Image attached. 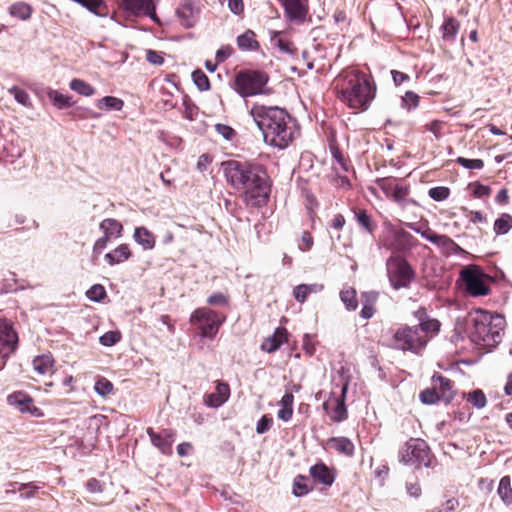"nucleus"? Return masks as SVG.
I'll use <instances>...</instances> for the list:
<instances>
[{
  "instance_id": "1",
  "label": "nucleus",
  "mask_w": 512,
  "mask_h": 512,
  "mask_svg": "<svg viewBox=\"0 0 512 512\" xmlns=\"http://www.w3.org/2000/svg\"><path fill=\"white\" fill-rule=\"evenodd\" d=\"M227 182L237 190H243L245 201L253 207H260L269 199L270 186L266 169L258 164L228 160L222 163Z\"/></svg>"
},
{
  "instance_id": "2",
  "label": "nucleus",
  "mask_w": 512,
  "mask_h": 512,
  "mask_svg": "<svg viewBox=\"0 0 512 512\" xmlns=\"http://www.w3.org/2000/svg\"><path fill=\"white\" fill-rule=\"evenodd\" d=\"M266 144L285 149L294 139L295 124L290 114L278 106L253 105L250 110Z\"/></svg>"
},
{
  "instance_id": "3",
  "label": "nucleus",
  "mask_w": 512,
  "mask_h": 512,
  "mask_svg": "<svg viewBox=\"0 0 512 512\" xmlns=\"http://www.w3.org/2000/svg\"><path fill=\"white\" fill-rule=\"evenodd\" d=\"M376 95V85L371 75L358 70L346 74V86L342 88L338 97L349 108L365 111Z\"/></svg>"
},
{
  "instance_id": "4",
  "label": "nucleus",
  "mask_w": 512,
  "mask_h": 512,
  "mask_svg": "<svg viewBox=\"0 0 512 512\" xmlns=\"http://www.w3.org/2000/svg\"><path fill=\"white\" fill-rule=\"evenodd\" d=\"M471 323L470 338L477 345L493 348L501 342L506 324L502 315L477 310L471 316Z\"/></svg>"
},
{
  "instance_id": "5",
  "label": "nucleus",
  "mask_w": 512,
  "mask_h": 512,
  "mask_svg": "<svg viewBox=\"0 0 512 512\" xmlns=\"http://www.w3.org/2000/svg\"><path fill=\"white\" fill-rule=\"evenodd\" d=\"M387 276L393 289H407L416 278L411 264L401 256H390L386 261Z\"/></svg>"
},
{
  "instance_id": "6",
  "label": "nucleus",
  "mask_w": 512,
  "mask_h": 512,
  "mask_svg": "<svg viewBox=\"0 0 512 512\" xmlns=\"http://www.w3.org/2000/svg\"><path fill=\"white\" fill-rule=\"evenodd\" d=\"M432 459L431 450L428 444L418 438L408 440L399 451V460L407 466L420 468L429 467Z\"/></svg>"
},
{
  "instance_id": "7",
  "label": "nucleus",
  "mask_w": 512,
  "mask_h": 512,
  "mask_svg": "<svg viewBox=\"0 0 512 512\" xmlns=\"http://www.w3.org/2000/svg\"><path fill=\"white\" fill-rule=\"evenodd\" d=\"M268 80L267 74L262 71H241L235 77L236 91L242 97L261 94Z\"/></svg>"
},
{
  "instance_id": "8",
  "label": "nucleus",
  "mask_w": 512,
  "mask_h": 512,
  "mask_svg": "<svg viewBox=\"0 0 512 512\" xmlns=\"http://www.w3.org/2000/svg\"><path fill=\"white\" fill-rule=\"evenodd\" d=\"M224 321L225 316H220L216 311L205 307L196 309L190 317L191 324L200 330V336L203 338H213Z\"/></svg>"
},
{
  "instance_id": "9",
  "label": "nucleus",
  "mask_w": 512,
  "mask_h": 512,
  "mask_svg": "<svg viewBox=\"0 0 512 512\" xmlns=\"http://www.w3.org/2000/svg\"><path fill=\"white\" fill-rule=\"evenodd\" d=\"M418 330L415 325L399 327L393 334L392 346L403 351L419 352L427 344L428 338Z\"/></svg>"
},
{
  "instance_id": "10",
  "label": "nucleus",
  "mask_w": 512,
  "mask_h": 512,
  "mask_svg": "<svg viewBox=\"0 0 512 512\" xmlns=\"http://www.w3.org/2000/svg\"><path fill=\"white\" fill-rule=\"evenodd\" d=\"M461 278L465 283L466 291L474 297L487 295L490 291L484 272L475 265H470L462 269Z\"/></svg>"
},
{
  "instance_id": "11",
  "label": "nucleus",
  "mask_w": 512,
  "mask_h": 512,
  "mask_svg": "<svg viewBox=\"0 0 512 512\" xmlns=\"http://www.w3.org/2000/svg\"><path fill=\"white\" fill-rule=\"evenodd\" d=\"M18 336L12 323L0 319V369L5 365L6 359L16 350Z\"/></svg>"
},
{
  "instance_id": "12",
  "label": "nucleus",
  "mask_w": 512,
  "mask_h": 512,
  "mask_svg": "<svg viewBox=\"0 0 512 512\" xmlns=\"http://www.w3.org/2000/svg\"><path fill=\"white\" fill-rule=\"evenodd\" d=\"M33 399L23 391H16L7 396V403L21 413H28L35 417L42 416L41 410L33 404Z\"/></svg>"
},
{
  "instance_id": "13",
  "label": "nucleus",
  "mask_w": 512,
  "mask_h": 512,
  "mask_svg": "<svg viewBox=\"0 0 512 512\" xmlns=\"http://www.w3.org/2000/svg\"><path fill=\"white\" fill-rule=\"evenodd\" d=\"M285 17L296 24L305 22L308 15V0H281Z\"/></svg>"
},
{
  "instance_id": "14",
  "label": "nucleus",
  "mask_w": 512,
  "mask_h": 512,
  "mask_svg": "<svg viewBox=\"0 0 512 512\" xmlns=\"http://www.w3.org/2000/svg\"><path fill=\"white\" fill-rule=\"evenodd\" d=\"M348 390V382L344 383L341 389L340 397L335 398L332 402L334 407L330 411L331 401L323 403V409L328 413L330 419L334 422H342L347 419L348 413L345 405V397Z\"/></svg>"
},
{
  "instance_id": "15",
  "label": "nucleus",
  "mask_w": 512,
  "mask_h": 512,
  "mask_svg": "<svg viewBox=\"0 0 512 512\" xmlns=\"http://www.w3.org/2000/svg\"><path fill=\"white\" fill-rule=\"evenodd\" d=\"M151 443L163 454H170L175 440V432L171 429H162L155 432L152 428L147 429Z\"/></svg>"
},
{
  "instance_id": "16",
  "label": "nucleus",
  "mask_w": 512,
  "mask_h": 512,
  "mask_svg": "<svg viewBox=\"0 0 512 512\" xmlns=\"http://www.w3.org/2000/svg\"><path fill=\"white\" fill-rule=\"evenodd\" d=\"M230 397V387L228 383L216 381V391L204 395V403L208 407L218 408L228 401Z\"/></svg>"
},
{
  "instance_id": "17",
  "label": "nucleus",
  "mask_w": 512,
  "mask_h": 512,
  "mask_svg": "<svg viewBox=\"0 0 512 512\" xmlns=\"http://www.w3.org/2000/svg\"><path fill=\"white\" fill-rule=\"evenodd\" d=\"M181 24L186 28H191L195 25L199 9L191 0L184 1L176 11Z\"/></svg>"
},
{
  "instance_id": "18",
  "label": "nucleus",
  "mask_w": 512,
  "mask_h": 512,
  "mask_svg": "<svg viewBox=\"0 0 512 512\" xmlns=\"http://www.w3.org/2000/svg\"><path fill=\"white\" fill-rule=\"evenodd\" d=\"M427 241L445 249L446 251H454L460 249V247L447 235L437 234L430 228L422 230L420 234Z\"/></svg>"
},
{
  "instance_id": "19",
  "label": "nucleus",
  "mask_w": 512,
  "mask_h": 512,
  "mask_svg": "<svg viewBox=\"0 0 512 512\" xmlns=\"http://www.w3.org/2000/svg\"><path fill=\"white\" fill-rule=\"evenodd\" d=\"M310 476L317 482L331 486L335 480V475L324 463H317L310 467Z\"/></svg>"
},
{
  "instance_id": "20",
  "label": "nucleus",
  "mask_w": 512,
  "mask_h": 512,
  "mask_svg": "<svg viewBox=\"0 0 512 512\" xmlns=\"http://www.w3.org/2000/svg\"><path fill=\"white\" fill-rule=\"evenodd\" d=\"M432 382L435 387V389H439L440 397H442V401H444L446 404L450 403L454 398V391L452 390V382L440 375V374H434L432 377Z\"/></svg>"
},
{
  "instance_id": "21",
  "label": "nucleus",
  "mask_w": 512,
  "mask_h": 512,
  "mask_svg": "<svg viewBox=\"0 0 512 512\" xmlns=\"http://www.w3.org/2000/svg\"><path fill=\"white\" fill-rule=\"evenodd\" d=\"M287 332L284 328H277L272 336L267 337L262 345L261 349L268 353H273L280 348L282 343L286 340Z\"/></svg>"
},
{
  "instance_id": "22",
  "label": "nucleus",
  "mask_w": 512,
  "mask_h": 512,
  "mask_svg": "<svg viewBox=\"0 0 512 512\" xmlns=\"http://www.w3.org/2000/svg\"><path fill=\"white\" fill-rule=\"evenodd\" d=\"M133 238L144 250H151L155 247V236L146 227L135 228Z\"/></svg>"
},
{
  "instance_id": "23",
  "label": "nucleus",
  "mask_w": 512,
  "mask_h": 512,
  "mask_svg": "<svg viewBox=\"0 0 512 512\" xmlns=\"http://www.w3.org/2000/svg\"><path fill=\"white\" fill-rule=\"evenodd\" d=\"M131 257V251L127 244H121L113 251L105 254V260L111 266L123 263Z\"/></svg>"
},
{
  "instance_id": "24",
  "label": "nucleus",
  "mask_w": 512,
  "mask_h": 512,
  "mask_svg": "<svg viewBox=\"0 0 512 512\" xmlns=\"http://www.w3.org/2000/svg\"><path fill=\"white\" fill-rule=\"evenodd\" d=\"M460 29L459 21L454 17H448L441 25L442 39L446 42H454Z\"/></svg>"
},
{
  "instance_id": "25",
  "label": "nucleus",
  "mask_w": 512,
  "mask_h": 512,
  "mask_svg": "<svg viewBox=\"0 0 512 512\" xmlns=\"http://www.w3.org/2000/svg\"><path fill=\"white\" fill-rule=\"evenodd\" d=\"M293 402L294 396L290 392H286L279 401L280 409L277 412V417L285 422L291 420L293 415Z\"/></svg>"
},
{
  "instance_id": "26",
  "label": "nucleus",
  "mask_w": 512,
  "mask_h": 512,
  "mask_svg": "<svg viewBox=\"0 0 512 512\" xmlns=\"http://www.w3.org/2000/svg\"><path fill=\"white\" fill-rule=\"evenodd\" d=\"M324 289L323 284H300L295 287L293 295L299 303H304L309 294L319 293Z\"/></svg>"
},
{
  "instance_id": "27",
  "label": "nucleus",
  "mask_w": 512,
  "mask_h": 512,
  "mask_svg": "<svg viewBox=\"0 0 512 512\" xmlns=\"http://www.w3.org/2000/svg\"><path fill=\"white\" fill-rule=\"evenodd\" d=\"M100 230L104 235L110 238H119L122 235L123 226L122 224L113 218H106L101 221L99 225Z\"/></svg>"
},
{
  "instance_id": "28",
  "label": "nucleus",
  "mask_w": 512,
  "mask_h": 512,
  "mask_svg": "<svg viewBox=\"0 0 512 512\" xmlns=\"http://www.w3.org/2000/svg\"><path fill=\"white\" fill-rule=\"evenodd\" d=\"M54 359L51 354L36 356L33 360V368L40 375L52 373Z\"/></svg>"
},
{
  "instance_id": "29",
  "label": "nucleus",
  "mask_w": 512,
  "mask_h": 512,
  "mask_svg": "<svg viewBox=\"0 0 512 512\" xmlns=\"http://www.w3.org/2000/svg\"><path fill=\"white\" fill-rule=\"evenodd\" d=\"M238 48L242 51H254L259 48V43L255 39V33L247 30L237 37Z\"/></svg>"
},
{
  "instance_id": "30",
  "label": "nucleus",
  "mask_w": 512,
  "mask_h": 512,
  "mask_svg": "<svg viewBox=\"0 0 512 512\" xmlns=\"http://www.w3.org/2000/svg\"><path fill=\"white\" fill-rule=\"evenodd\" d=\"M328 443L336 451L346 456H352L354 453V444L346 437H333L329 439Z\"/></svg>"
},
{
  "instance_id": "31",
  "label": "nucleus",
  "mask_w": 512,
  "mask_h": 512,
  "mask_svg": "<svg viewBox=\"0 0 512 512\" xmlns=\"http://www.w3.org/2000/svg\"><path fill=\"white\" fill-rule=\"evenodd\" d=\"M153 0H121V7L134 16L141 15Z\"/></svg>"
},
{
  "instance_id": "32",
  "label": "nucleus",
  "mask_w": 512,
  "mask_h": 512,
  "mask_svg": "<svg viewBox=\"0 0 512 512\" xmlns=\"http://www.w3.org/2000/svg\"><path fill=\"white\" fill-rule=\"evenodd\" d=\"M123 105V100L114 96H105L96 102L97 108L105 111H120Z\"/></svg>"
},
{
  "instance_id": "33",
  "label": "nucleus",
  "mask_w": 512,
  "mask_h": 512,
  "mask_svg": "<svg viewBox=\"0 0 512 512\" xmlns=\"http://www.w3.org/2000/svg\"><path fill=\"white\" fill-rule=\"evenodd\" d=\"M395 243L398 250L405 251L414 244V237L404 229H398L394 232Z\"/></svg>"
},
{
  "instance_id": "34",
  "label": "nucleus",
  "mask_w": 512,
  "mask_h": 512,
  "mask_svg": "<svg viewBox=\"0 0 512 512\" xmlns=\"http://www.w3.org/2000/svg\"><path fill=\"white\" fill-rule=\"evenodd\" d=\"M497 493L501 500L506 504L510 505L512 503V487H511V479L509 476H504L500 479L498 484Z\"/></svg>"
},
{
  "instance_id": "35",
  "label": "nucleus",
  "mask_w": 512,
  "mask_h": 512,
  "mask_svg": "<svg viewBox=\"0 0 512 512\" xmlns=\"http://www.w3.org/2000/svg\"><path fill=\"white\" fill-rule=\"evenodd\" d=\"M48 98L58 109H65L74 104L71 96L62 94L57 90H50L48 92Z\"/></svg>"
},
{
  "instance_id": "36",
  "label": "nucleus",
  "mask_w": 512,
  "mask_h": 512,
  "mask_svg": "<svg viewBox=\"0 0 512 512\" xmlns=\"http://www.w3.org/2000/svg\"><path fill=\"white\" fill-rule=\"evenodd\" d=\"M72 1L85 7L88 11L92 12L93 14H95L97 16L103 17L106 15V12H104V10L106 9V5L103 0H72Z\"/></svg>"
},
{
  "instance_id": "37",
  "label": "nucleus",
  "mask_w": 512,
  "mask_h": 512,
  "mask_svg": "<svg viewBox=\"0 0 512 512\" xmlns=\"http://www.w3.org/2000/svg\"><path fill=\"white\" fill-rule=\"evenodd\" d=\"M69 87L71 90L83 96H92L95 94V89L87 82L81 79H72Z\"/></svg>"
},
{
  "instance_id": "38",
  "label": "nucleus",
  "mask_w": 512,
  "mask_h": 512,
  "mask_svg": "<svg viewBox=\"0 0 512 512\" xmlns=\"http://www.w3.org/2000/svg\"><path fill=\"white\" fill-rule=\"evenodd\" d=\"M340 299L349 311L356 310L358 301L356 299V291L354 288L343 289L340 292Z\"/></svg>"
},
{
  "instance_id": "39",
  "label": "nucleus",
  "mask_w": 512,
  "mask_h": 512,
  "mask_svg": "<svg viewBox=\"0 0 512 512\" xmlns=\"http://www.w3.org/2000/svg\"><path fill=\"white\" fill-rule=\"evenodd\" d=\"M512 228V216L504 213L494 223V231L498 235H503L509 232Z\"/></svg>"
},
{
  "instance_id": "40",
  "label": "nucleus",
  "mask_w": 512,
  "mask_h": 512,
  "mask_svg": "<svg viewBox=\"0 0 512 512\" xmlns=\"http://www.w3.org/2000/svg\"><path fill=\"white\" fill-rule=\"evenodd\" d=\"M420 334L425 335L428 338V333H437L440 330V322L435 318L428 317L422 323L415 325Z\"/></svg>"
},
{
  "instance_id": "41",
  "label": "nucleus",
  "mask_w": 512,
  "mask_h": 512,
  "mask_svg": "<svg viewBox=\"0 0 512 512\" xmlns=\"http://www.w3.org/2000/svg\"><path fill=\"white\" fill-rule=\"evenodd\" d=\"M8 92L14 96V99L17 103L27 108L32 107L31 98L24 89H21L18 86H12L8 89Z\"/></svg>"
},
{
  "instance_id": "42",
  "label": "nucleus",
  "mask_w": 512,
  "mask_h": 512,
  "mask_svg": "<svg viewBox=\"0 0 512 512\" xmlns=\"http://www.w3.org/2000/svg\"><path fill=\"white\" fill-rule=\"evenodd\" d=\"M308 481H309V479L307 477H305V476H302V475H298L294 479L293 494L296 497H301V496H304V495L308 494V492L310 491V488L307 485Z\"/></svg>"
},
{
  "instance_id": "43",
  "label": "nucleus",
  "mask_w": 512,
  "mask_h": 512,
  "mask_svg": "<svg viewBox=\"0 0 512 512\" xmlns=\"http://www.w3.org/2000/svg\"><path fill=\"white\" fill-rule=\"evenodd\" d=\"M271 41L273 42V44L278 47V49L282 52V53H285V54H288V55H294L295 54V49L293 48V45L290 41L282 38L280 36V33L277 32L275 34V36L271 39Z\"/></svg>"
},
{
  "instance_id": "44",
  "label": "nucleus",
  "mask_w": 512,
  "mask_h": 512,
  "mask_svg": "<svg viewBox=\"0 0 512 512\" xmlns=\"http://www.w3.org/2000/svg\"><path fill=\"white\" fill-rule=\"evenodd\" d=\"M467 401L471 403L477 409L484 408L486 406L487 400L486 396L482 390L476 389L472 392L468 393Z\"/></svg>"
},
{
  "instance_id": "45",
  "label": "nucleus",
  "mask_w": 512,
  "mask_h": 512,
  "mask_svg": "<svg viewBox=\"0 0 512 512\" xmlns=\"http://www.w3.org/2000/svg\"><path fill=\"white\" fill-rule=\"evenodd\" d=\"M192 79L194 84L200 91H207L210 89V81L207 75L200 69L195 70L192 73Z\"/></svg>"
},
{
  "instance_id": "46",
  "label": "nucleus",
  "mask_w": 512,
  "mask_h": 512,
  "mask_svg": "<svg viewBox=\"0 0 512 512\" xmlns=\"http://www.w3.org/2000/svg\"><path fill=\"white\" fill-rule=\"evenodd\" d=\"M419 398L423 404L427 405L435 404L438 401H442V397H440V393L436 391L435 387L432 389L427 388L421 391L419 394Z\"/></svg>"
},
{
  "instance_id": "47",
  "label": "nucleus",
  "mask_w": 512,
  "mask_h": 512,
  "mask_svg": "<svg viewBox=\"0 0 512 512\" xmlns=\"http://www.w3.org/2000/svg\"><path fill=\"white\" fill-rule=\"evenodd\" d=\"M86 296L93 302H101L106 298V290L101 284H94L86 292Z\"/></svg>"
},
{
  "instance_id": "48",
  "label": "nucleus",
  "mask_w": 512,
  "mask_h": 512,
  "mask_svg": "<svg viewBox=\"0 0 512 512\" xmlns=\"http://www.w3.org/2000/svg\"><path fill=\"white\" fill-rule=\"evenodd\" d=\"M355 217L358 224L367 232L372 233L374 230V225L371 221L370 216L367 214L365 210H359L355 212Z\"/></svg>"
},
{
  "instance_id": "49",
  "label": "nucleus",
  "mask_w": 512,
  "mask_h": 512,
  "mask_svg": "<svg viewBox=\"0 0 512 512\" xmlns=\"http://www.w3.org/2000/svg\"><path fill=\"white\" fill-rule=\"evenodd\" d=\"M95 392L100 396H107L113 391V384L106 378H100L94 386Z\"/></svg>"
},
{
  "instance_id": "50",
  "label": "nucleus",
  "mask_w": 512,
  "mask_h": 512,
  "mask_svg": "<svg viewBox=\"0 0 512 512\" xmlns=\"http://www.w3.org/2000/svg\"><path fill=\"white\" fill-rule=\"evenodd\" d=\"M428 195L430 198H432L434 201L441 202L446 200L450 195V190L448 187L444 186H437L429 189Z\"/></svg>"
},
{
  "instance_id": "51",
  "label": "nucleus",
  "mask_w": 512,
  "mask_h": 512,
  "mask_svg": "<svg viewBox=\"0 0 512 512\" xmlns=\"http://www.w3.org/2000/svg\"><path fill=\"white\" fill-rule=\"evenodd\" d=\"M120 339L121 334L119 331H108L99 338V341L103 346L111 347L118 343Z\"/></svg>"
},
{
  "instance_id": "52",
  "label": "nucleus",
  "mask_w": 512,
  "mask_h": 512,
  "mask_svg": "<svg viewBox=\"0 0 512 512\" xmlns=\"http://www.w3.org/2000/svg\"><path fill=\"white\" fill-rule=\"evenodd\" d=\"M11 14L22 20H26L31 16V8L25 3H18L12 6Z\"/></svg>"
},
{
  "instance_id": "53",
  "label": "nucleus",
  "mask_w": 512,
  "mask_h": 512,
  "mask_svg": "<svg viewBox=\"0 0 512 512\" xmlns=\"http://www.w3.org/2000/svg\"><path fill=\"white\" fill-rule=\"evenodd\" d=\"M376 184L385 193L387 197H390L396 185V180L394 178L389 177L379 178L376 180Z\"/></svg>"
},
{
  "instance_id": "54",
  "label": "nucleus",
  "mask_w": 512,
  "mask_h": 512,
  "mask_svg": "<svg viewBox=\"0 0 512 512\" xmlns=\"http://www.w3.org/2000/svg\"><path fill=\"white\" fill-rule=\"evenodd\" d=\"M456 162L466 169L480 170L484 167V162L481 159H468L465 157H458Z\"/></svg>"
},
{
  "instance_id": "55",
  "label": "nucleus",
  "mask_w": 512,
  "mask_h": 512,
  "mask_svg": "<svg viewBox=\"0 0 512 512\" xmlns=\"http://www.w3.org/2000/svg\"><path fill=\"white\" fill-rule=\"evenodd\" d=\"M459 506V501L456 498H450L444 502L441 506L434 507L427 512H453Z\"/></svg>"
},
{
  "instance_id": "56",
  "label": "nucleus",
  "mask_w": 512,
  "mask_h": 512,
  "mask_svg": "<svg viewBox=\"0 0 512 512\" xmlns=\"http://www.w3.org/2000/svg\"><path fill=\"white\" fill-rule=\"evenodd\" d=\"M408 193H409V188L407 186H403V185L396 183L394 190L390 197L395 202L400 203L407 197Z\"/></svg>"
},
{
  "instance_id": "57",
  "label": "nucleus",
  "mask_w": 512,
  "mask_h": 512,
  "mask_svg": "<svg viewBox=\"0 0 512 512\" xmlns=\"http://www.w3.org/2000/svg\"><path fill=\"white\" fill-rule=\"evenodd\" d=\"M273 424V419L268 415H263L256 424V432L258 434H264L270 430Z\"/></svg>"
},
{
  "instance_id": "58",
  "label": "nucleus",
  "mask_w": 512,
  "mask_h": 512,
  "mask_svg": "<svg viewBox=\"0 0 512 512\" xmlns=\"http://www.w3.org/2000/svg\"><path fill=\"white\" fill-rule=\"evenodd\" d=\"M419 103V96L412 92L407 91L405 95L402 97V106L407 107L408 109H411V106L413 108H416Z\"/></svg>"
},
{
  "instance_id": "59",
  "label": "nucleus",
  "mask_w": 512,
  "mask_h": 512,
  "mask_svg": "<svg viewBox=\"0 0 512 512\" xmlns=\"http://www.w3.org/2000/svg\"><path fill=\"white\" fill-rule=\"evenodd\" d=\"M215 130L225 139L232 140L236 134L235 130L228 125L218 123L215 125Z\"/></svg>"
},
{
  "instance_id": "60",
  "label": "nucleus",
  "mask_w": 512,
  "mask_h": 512,
  "mask_svg": "<svg viewBox=\"0 0 512 512\" xmlns=\"http://www.w3.org/2000/svg\"><path fill=\"white\" fill-rule=\"evenodd\" d=\"M38 486L34 485L32 482L29 483H22L19 485L18 490L23 491L26 489H29L26 492H23L20 494V497L23 499H30L35 496V492L38 490Z\"/></svg>"
},
{
  "instance_id": "61",
  "label": "nucleus",
  "mask_w": 512,
  "mask_h": 512,
  "mask_svg": "<svg viewBox=\"0 0 512 512\" xmlns=\"http://www.w3.org/2000/svg\"><path fill=\"white\" fill-rule=\"evenodd\" d=\"M379 294L375 291L363 292L361 294L362 305L374 306Z\"/></svg>"
},
{
  "instance_id": "62",
  "label": "nucleus",
  "mask_w": 512,
  "mask_h": 512,
  "mask_svg": "<svg viewBox=\"0 0 512 512\" xmlns=\"http://www.w3.org/2000/svg\"><path fill=\"white\" fill-rule=\"evenodd\" d=\"M491 192L489 186L483 185L481 183L476 182L473 184V195L477 198H482L484 196H488Z\"/></svg>"
},
{
  "instance_id": "63",
  "label": "nucleus",
  "mask_w": 512,
  "mask_h": 512,
  "mask_svg": "<svg viewBox=\"0 0 512 512\" xmlns=\"http://www.w3.org/2000/svg\"><path fill=\"white\" fill-rule=\"evenodd\" d=\"M210 305H226L228 303L227 297L222 293H214L207 299Z\"/></svg>"
},
{
  "instance_id": "64",
  "label": "nucleus",
  "mask_w": 512,
  "mask_h": 512,
  "mask_svg": "<svg viewBox=\"0 0 512 512\" xmlns=\"http://www.w3.org/2000/svg\"><path fill=\"white\" fill-rule=\"evenodd\" d=\"M313 245V238L311 234L307 231H304L301 238V243L299 244V249L302 251H308L311 249Z\"/></svg>"
}]
</instances>
